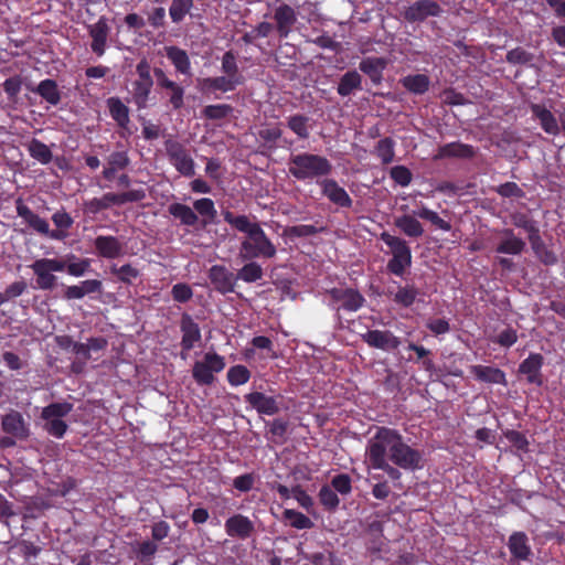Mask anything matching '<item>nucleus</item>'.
I'll list each match as a JSON object with an SVG mask.
<instances>
[{"mask_svg": "<svg viewBox=\"0 0 565 565\" xmlns=\"http://www.w3.org/2000/svg\"><path fill=\"white\" fill-rule=\"evenodd\" d=\"M225 359L215 353L207 352L201 361H195L192 367V376L198 385L210 386L215 381V373H220L225 367Z\"/></svg>", "mask_w": 565, "mask_h": 565, "instance_id": "nucleus-8", "label": "nucleus"}, {"mask_svg": "<svg viewBox=\"0 0 565 565\" xmlns=\"http://www.w3.org/2000/svg\"><path fill=\"white\" fill-rule=\"evenodd\" d=\"M531 244V247L536 255V257L545 265H555L557 263V257L554 254V252L550 250L544 241L542 239L541 235L539 234V241H529Z\"/></svg>", "mask_w": 565, "mask_h": 565, "instance_id": "nucleus-56", "label": "nucleus"}, {"mask_svg": "<svg viewBox=\"0 0 565 565\" xmlns=\"http://www.w3.org/2000/svg\"><path fill=\"white\" fill-rule=\"evenodd\" d=\"M399 436L401 433L397 429L376 426L374 435L367 440L365 447L367 467L390 460Z\"/></svg>", "mask_w": 565, "mask_h": 565, "instance_id": "nucleus-3", "label": "nucleus"}, {"mask_svg": "<svg viewBox=\"0 0 565 565\" xmlns=\"http://www.w3.org/2000/svg\"><path fill=\"white\" fill-rule=\"evenodd\" d=\"M310 118L302 114H295L287 118V127L298 136L300 139L309 138V122Z\"/></svg>", "mask_w": 565, "mask_h": 565, "instance_id": "nucleus-47", "label": "nucleus"}, {"mask_svg": "<svg viewBox=\"0 0 565 565\" xmlns=\"http://www.w3.org/2000/svg\"><path fill=\"white\" fill-rule=\"evenodd\" d=\"M470 373L475 376V379L479 382L487 384H501L503 386L508 385L505 372L499 367L487 366V365H471Z\"/></svg>", "mask_w": 565, "mask_h": 565, "instance_id": "nucleus-30", "label": "nucleus"}, {"mask_svg": "<svg viewBox=\"0 0 565 565\" xmlns=\"http://www.w3.org/2000/svg\"><path fill=\"white\" fill-rule=\"evenodd\" d=\"M227 381L232 386L246 384L250 380V371L242 364L233 365L227 371Z\"/></svg>", "mask_w": 565, "mask_h": 565, "instance_id": "nucleus-57", "label": "nucleus"}, {"mask_svg": "<svg viewBox=\"0 0 565 565\" xmlns=\"http://www.w3.org/2000/svg\"><path fill=\"white\" fill-rule=\"evenodd\" d=\"M443 9L436 1L418 0L405 8L403 17L409 23H419L429 17H439Z\"/></svg>", "mask_w": 565, "mask_h": 565, "instance_id": "nucleus-13", "label": "nucleus"}, {"mask_svg": "<svg viewBox=\"0 0 565 565\" xmlns=\"http://www.w3.org/2000/svg\"><path fill=\"white\" fill-rule=\"evenodd\" d=\"M153 75L156 77L158 88L168 90L169 105L173 110H180L184 106V87L170 79L166 72L160 67L153 68Z\"/></svg>", "mask_w": 565, "mask_h": 565, "instance_id": "nucleus-12", "label": "nucleus"}, {"mask_svg": "<svg viewBox=\"0 0 565 565\" xmlns=\"http://www.w3.org/2000/svg\"><path fill=\"white\" fill-rule=\"evenodd\" d=\"M146 199L143 189H132L120 193L107 192L100 198H93L84 202V211L96 215L102 211L110 209L113 205H122L126 203L140 202Z\"/></svg>", "mask_w": 565, "mask_h": 565, "instance_id": "nucleus-6", "label": "nucleus"}, {"mask_svg": "<svg viewBox=\"0 0 565 565\" xmlns=\"http://www.w3.org/2000/svg\"><path fill=\"white\" fill-rule=\"evenodd\" d=\"M386 66L387 61L384 57H365L359 64L360 71L367 75L374 85L382 83Z\"/></svg>", "mask_w": 565, "mask_h": 565, "instance_id": "nucleus-33", "label": "nucleus"}, {"mask_svg": "<svg viewBox=\"0 0 565 565\" xmlns=\"http://www.w3.org/2000/svg\"><path fill=\"white\" fill-rule=\"evenodd\" d=\"M512 223L519 228H523L527 233L529 241H539V226L536 222L526 214L518 213L512 216Z\"/></svg>", "mask_w": 565, "mask_h": 565, "instance_id": "nucleus-50", "label": "nucleus"}, {"mask_svg": "<svg viewBox=\"0 0 565 565\" xmlns=\"http://www.w3.org/2000/svg\"><path fill=\"white\" fill-rule=\"evenodd\" d=\"M288 430V422L282 418H276L269 423L268 433L275 441L284 443Z\"/></svg>", "mask_w": 565, "mask_h": 565, "instance_id": "nucleus-64", "label": "nucleus"}, {"mask_svg": "<svg viewBox=\"0 0 565 565\" xmlns=\"http://www.w3.org/2000/svg\"><path fill=\"white\" fill-rule=\"evenodd\" d=\"M110 274L114 275L118 281L131 285L137 278L140 277V270L131 264H125L122 266L111 265Z\"/></svg>", "mask_w": 565, "mask_h": 565, "instance_id": "nucleus-43", "label": "nucleus"}, {"mask_svg": "<svg viewBox=\"0 0 565 565\" xmlns=\"http://www.w3.org/2000/svg\"><path fill=\"white\" fill-rule=\"evenodd\" d=\"M168 211L170 215L178 218L182 225L195 226L199 222L198 214L186 204L172 203L169 205Z\"/></svg>", "mask_w": 565, "mask_h": 565, "instance_id": "nucleus-38", "label": "nucleus"}, {"mask_svg": "<svg viewBox=\"0 0 565 565\" xmlns=\"http://www.w3.org/2000/svg\"><path fill=\"white\" fill-rule=\"evenodd\" d=\"M318 186L321 190L323 196H326L331 203L339 207L350 209L353 204V200L334 179L326 177L322 180H318Z\"/></svg>", "mask_w": 565, "mask_h": 565, "instance_id": "nucleus-15", "label": "nucleus"}, {"mask_svg": "<svg viewBox=\"0 0 565 565\" xmlns=\"http://www.w3.org/2000/svg\"><path fill=\"white\" fill-rule=\"evenodd\" d=\"M34 93L39 94L44 100L51 105H57L61 102V93L57 83L54 79L46 78L41 81Z\"/></svg>", "mask_w": 565, "mask_h": 565, "instance_id": "nucleus-40", "label": "nucleus"}, {"mask_svg": "<svg viewBox=\"0 0 565 565\" xmlns=\"http://www.w3.org/2000/svg\"><path fill=\"white\" fill-rule=\"evenodd\" d=\"M324 294L328 298V307L334 311V316L340 323L343 313H354L362 309L366 302L360 290L348 286L333 287L327 289Z\"/></svg>", "mask_w": 565, "mask_h": 565, "instance_id": "nucleus-4", "label": "nucleus"}, {"mask_svg": "<svg viewBox=\"0 0 565 565\" xmlns=\"http://www.w3.org/2000/svg\"><path fill=\"white\" fill-rule=\"evenodd\" d=\"M153 84L143 82L132 83V100L138 109H145L148 107L149 96Z\"/></svg>", "mask_w": 565, "mask_h": 565, "instance_id": "nucleus-49", "label": "nucleus"}, {"mask_svg": "<svg viewBox=\"0 0 565 565\" xmlns=\"http://www.w3.org/2000/svg\"><path fill=\"white\" fill-rule=\"evenodd\" d=\"M207 277L210 279L211 285L213 286V289L216 292L221 295H226L235 291L237 277L225 266H211V268L207 271Z\"/></svg>", "mask_w": 565, "mask_h": 565, "instance_id": "nucleus-14", "label": "nucleus"}, {"mask_svg": "<svg viewBox=\"0 0 565 565\" xmlns=\"http://www.w3.org/2000/svg\"><path fill=\"white\" fill-rule=\"evenodd\" d=\"M318 499L320 504L328 512H334L340 505L338 493L328 484L320 488Z\"/></svg>", "mask_w": 565, "mask_h": 565, "instance_id": "nucleus-51", "label": "nucleus"}, {"mask_svg": "<svg viewBox=\"0 0 565 565\" xmlns=\"http://www.w3.org/2000/svg\"><path fill=\"white\" fill-rule=\"evenodd\" d=\"M534 55L521 46L510 50L505 55V61L513 65H526L531 63Z\"/></svg>", "mask_w": 565, "mask_h": 565, "instance_id": "nucleus-60", "label": "nucleus"}, {"mask_svg": "<svg viewBox=\"0 0 565 565\" xmlns=\"http://www.w3.org/2000/svg\"><path fill=\"white\" fill-rule=\"evenodd\" d=\"M2 429L8 435L18 439H26L30 436L29 425L18 411H11L2 418Z\"/></svg>", "mask_w": 565, "mask_h": 565, "instance_id": "nucleus-25", "label": "nucleus"}, {"mask_svg": "<svg viewBox=\"0 0 565 565\" xmlns=\"http://www.w3.org/2000/svg\"><path fill=\"white\" fill-rule=\"evenodd\" d=\"M52 222L56 226V230H51V232H60L63 235V241L68 236V230L73 226L74 220L73 217L65 212L64 210L56 211L52 215Z\"/></svg>", "mask_w": 565, "mask_h": 565, "instance_id": "nucleus-58", "label": "nucleus"}, {"mask_svg": "<svg viewBox=\"0 0 565 565\" xmlns=\"http://www.w3.org/2000/svg\"><path fill=\"white\" fill-rule=\"evenodd\" d=\"M124 243L117 236L98 235L94 239L97 256L106 259H116L124 255Z\"/></svg>", "mask_w": 565, "mask_h": 565, "instance_id": "nucleus-21", "label": "nucleus"}, {"mask_svg": "<svg viewBox=\"0 0 565 565\" xmlns=\"http://www.w3.org/2000/svg\"><path fill=\"white\" fill-rule=\"evenodd\" d=\"M282 515L284 519L289 521V524L297 530H308L313 527V522L299 511L286 509Z\"/></svg>", "mask_w": 565, "mask_h": 565, "instance_id": "nucleus-55", "label": "nucleus"}, {"mask_svg": "<svg viewBox=\"0 0 565 565\" xmlns=\"http://www.w3.org/2000/svg\"><path fill=\"white\" fill-rule=\"evenodd\" d=\"M394 225L406 236L412 238L420 237L424 234L422 223L416 218V215L404 214L395 217Z\"/></svg>", "mask_w": 565, "mask_h": 565, "instance_id": "nucleus-35", "label": "nucleus"}, {"mask_svg": "<svg viewBox=\"0 0 565 565\" xmlns=\"http://www.w3.org/2000/svg\"><path fill=\"white\" fill-rule=\"evenodd\" d=\"M194 0H172L169 7V15L173 23H181L191 13Z\"/></svg>", "mask_w": 565, "mask_h": 565, "instance_id": "nucleus-44", "label": "nucleus"}, {"mask_svg": "<svg viewBox=\"0 0 565 565\" xmlns=\"http://www.w3.org/2000/svg\"><path fill=\"white\" fill-rule=\"evenodd\" d=\"M362 76L355 71H348L344 73L337 87V92L340 96L347 97L355 89H361Z\"/></svg>", "mask_w": 565, "mask_h": 565, "instance_id": "nucleus-39", "label": "nucleus"}, {"mask_svg": "<svg viewBox=\"0 0 565 565\" xmlns=\"http://www.w3.org/2000/svg\"><path fill=\"white\" fill-rule=\"evenodd\" d=\"M225 532L230 537L239 540L249 539L255 532V525L253 521L241 513L230 516L224 524Z\"/></svg>", "mask_w": 565, "mask_h": 565, "instance_id": "nucleus-20", "label": "nucleus"}, {"mask_svg": "<svg viewBox=\"0 0 565 565\" xmlns=\"http://www.w3.org/2000/svg\"><path fill=\"white\" fill-rule=\"evenodd\" d=\"M392 180L401 186H408L412 182L413 174L405 166H395L390 171Z\"/></svg>", "mask_w": 565, "mask_h": 565, "instance_id": "nucleus-62", "label": "nucleus"}, {"mask_svg": "<svg viewBox=\"0 0 565 565\" xmlns=\"http://www.w3.org/2000/svg\"><path fill=\"white\" fill-rule=\"evenodd\" d=\"M88 34L92 38L90 49L94 54L102 57L107 49V40L110 26L106 17L102 15L94 24L87 25Z\"/></svg>", "mask_w": 565, "mask_h": 565, "instance_id": "nucleus-17", "label": "nucleus"}, {"mask_svg": "<svg viewBox=\"0 0 565 565\" xmlns=\"http://www.w3.org/2000/svg\"><path fill=\"white\" fill-rule=\"evenodd\" d=\"M476 156V148L460 141H452L440 146L433 157L435 161L443 159H471Z\"/></svg>", "mask_w": 565, "mask_h": 565, "instance_id": "nucleus-23", "label": "nucleus"}, {"mask_svg": "<svg viewBox=\"0 0 565 565\" xmlns=\"http://www.w3.org/2000/svg\"><path fill=\"white\" fill-rule=\"evenodd\" d=\"M399 83L414 95H424L430 87V78L426 74H409L401 78Z\"/></svg>", "mask_w": 565, "mask_h": 565, "instance_id": "nucleus-37", "label": "nucleus"}, {"mask_svg": "<svg viewBox=\"0 0 565 565\" xmlns=\"http://www.w3.org/2000/svg\"><path fill=\"white\" fill-rule=\"evenodd\" d=\"M15 210L17 214L39 234L51 239L63 241L62 233L51 232L49 222L35 214L28 205L22 202L21 199L17 201Z\"/></svg>", "mask_w": 565, "mask_h": 565, "instance_id": "nucleus-11", "label": "nucleus"}, {"mask_svg": "<svg viewBox=\"0 0 565 565\" xmlns=\"http://www.w3.org/2000/svg\"><path fill=\"white\" fill-rule=\"evenodd\" d=\"M415 215L419 218L430 222L434 226L445 232H449L451 230V224L448 221L441 218L437 212L428 209L427 206L423 205L418 211L415 212Z\"/></svg>", "mask_w": 565, "mask_h": 565, "instance_id": "nucleus-54", "label": "nucleus"}, {"mask_svg": "<svg viewBox=\"0 0 565 565\" xmlns=\"http://www.w3.org/2000/svg\"><path fill=\"white\" fill-rule=\"evenodd\" d=\"M107 107L109 110L110 117L116 121L117 126L122 130L120 132L121 137H126L131 135L129 129L130 117H129V108L122 103L119 97H109L107 99Z\"/></svg>", "mask_w": 565, "mask_h": 565, "instance_id": "nucleus-26", "label": "nucleus"}, {"mask_svg": "<svg viewBox=\"0 0 565 565\" xmlns=\"http://www.w3.org/2000/svg\"><path fill=\"white\" fill-rule=\"evenodd\" d=\"M171 295L174 301L185 303L193 297V290L185 282H178L172 286Z\"/></svg>", "mask_w": 565, "mask_h": 565, "instance_id": "nucleus-63", "label": "nucleus"}, {"mask_svg": "<svg viewBox=\"0 0 565 565\" xmlns=\"http://www.w3.org/2000/svg\"><path fill=\"white\" fill-rule=\"evenodd\" d=\"M333 170L331 161L320 154L301 152L291 154L288 160V172L298 181L322 180Z\"/></svg>", "mask_w": 565, "mask_h": 565, "instance_id": "nucleus-2", "label": "nucleus"}, {"mask_svg": "<svg viewBox=\"0 0 565 565\" xmlns=\"http://www.w3.org/2000/svg\"><path fill=\"white\" fill-rule=\"evenodd\" d=\"M407 349L411 351H414L416 353V358H408V361H412L414 363H420L422 367L426 372H433L435 370V363L429 358L431 355V351L426 349L423 345H418L416 343L409 342L407 345Z\"/></svg>", "mask_w": 565, "mask_h": 565, "instance_id": "nucleus-45", "label": "nucleus"}, {"mask_svg": "<svg viewBox=\"0 0 565 565\" xmlns=\"http://www.w3.org/2000/svg\"><path fill=\"white\" fill-rule=\"evenodd\" d=\"M30 268L32 269L36 285L42 290H52L57 282L54 273H61L65 269V260L58 258H39L34 260Z\"/></svg>", "mask_w": 565, "mask_h": 565, "instance_id": "nucleus-7", "label": "nucleus"}, {"mask_svg": "<svg viewBox=\"0 0 565 565\" xmlns=\"http://www.w3.org/2000/svg\"><path fill=\"white\" fill-rule=\"evenodd\" d=\"M223 217L226 223L246 234L239 246L241 260L269 259L276 256L277 248L259 223L250 222L246 215H234L231 211H225Z\"/></svg>", "mask_w": 565, "mask_h": 565, "instance_id": "nucleus-1", "label": "nucleus"}, {"mask_svg": "<svg viewBox=\"0 0 565 565\" xmlns=\"http://www.w3.org/2000/svg\"><path fill=\"white\" fill-rule=\"evenodd\" d=\"M247 263L237 271L235 275L237 280L241 279L244 282L252 284L263 278L264 271L262 266L252 260H246Z\"/></svg>", "mask_w": 565, "mask_h": 565, "instance_id": "nucleus-48", "label": "nucleus"}, {"mask_svg": "<svg viewBox=\"0 0 565 565\" xmlns=\"http://www.w3.org/2000/svg\"><path fill=\"white\" fill-rule=\"evenodd\" d=\"M274 20L279 38L286 39L289 36L292 26L297 22V13L294 8L282 3L275 9Z\"/></svg>", "mask_w": 565, "mask_h": 565, "instance_id": "nucleus-24", "label": "nucleus"}, {"mask_svg": "<svg viewBox=\"0 0 565 565\" xmlns=\"http://www.w3.org/2000/svg\"><path fill=\"white\" fill-rule=\"evenodd\" d=\"M233 111L228 104L207 105L202 109V116L209 120H221Z\"/></svg>", "mask_w": 565, "mask_h": 565, "instance_id": "nucleus-59", "label": "nucleus"}, {"mask_svg": "<svg viewBox=\"0 0 565 565\" xmlns=\"http://www.w3.org/2000/svg\"><path fill=\"white\" fill-rule=\"evenodd\" d=\"M391 250L392 258L387 262L386 268L388 273L403 277L412 265V250L407 242L398 236L383 232L380 235Z\"/></svg>", "mask_w": 565, "mask_h": 565, "instance_id": "nucleus-5", "label": "nucleus"}, {"mask_svg": "<svg viewBox=\"0 0 565 565\" xmlns=\"http://www.w3.org/2000/svg\"><path fill=\"white\" fill-rule=\"evenodd\" d=\"M419 294L418 288L415 285H397V289L394 290L388 287L385 291V296L392 299L394 303L403 308L412 307Z\"/></svg>", "mask_w": 565, "mask_h": 565, "instance_id": "nucleus-31", "label": "nucleus"}, {"mask_svg": "<svg viewBox=\"0 0 565 565\" xmlns=\"http://www.w3.org/2000/svg\"><path fill=\"white\" fill-rule=\"evenodd\" d=\"M201 85L202 90L206 93H227L235 90L238 86H241L235 81L225 75L206 77L202 81Z\"/></svg>", "mask_w": 565, "mask_h": 565, "instance_id": "nucleus-36", "label": "nucleus"}, {"mask_svg": "<svg viewBox=\"0 0 565 565\" xmlns=\"http://www.w3.org/2000/svg\"><path fill=\"white\" fill-rule=\"evenodd\" d=\"M26 150L31 158L41 164H49L53 159V153L47 145L36 138H32L26 143Z\"/></svg>", "mask_w": 565, "mask_h": 565, "instance_id": "nucleus-41", "label": "nucleus"}, {"mask_svg": "<svg viewBox=\"0 0 565 565\" xmlns=\"http://www.w3.org/2000/svg\"><path fill=\"white\" fill-rule=\"evenodd\" d=\"M193 207H194V212H196L199 215L203 216V220H202L203 226H206L207 224L212 223L217 215L215 204H214L213 200L210 198H202V199L195 200L193 203Z\"/></svg>", "mask_w": 565, "mask_h": 565, "instance_id": "nucleus-42", "label": "nucleus"}, {"mask_svg": "<svg viewBox=\"0 0 565 565\" xmlns=\"http://www.w3.org/2000/svg\"><path fill=\"white\" fill-rule=\"evenodd\" d=\"M390 461L407 471H415L424 467L423 452L407 445L402 435L390 456Z\"/></svg>", "mask_w": 565, "mask_h": 565, "instance_id": "nucleus-10", "label": "nucleus"}, {"mask_svg": "<svg viewBox=\"0 0 565 565\" xmlns=\"http://www.w3.org/2000/svg\"><path fill=\"white\" fill-rule=\"evenodd\" d=\"M330 487L337 492L342 495H348L352 491V479L347 473H339L335 475L331 479Z\"/></svg>", "mask_w": 565, "mask_h": 565, "instance_id": "nucleus-61", "label": "nucleus"}, {"mask_svg": "<svg viewBox=\"0 0 565 565\" xmlns=\"http://www.w3.org/2000/svg\"><path fill=\"white\" fill-rule=\"evenodd\" d=\"M498 233L502 236L501 241L495 247V252L499 254L507 255H521L525 247L526 243L521 237H518L512 228H502L498 231Z\"/></svg>", "mask_w": 565, "mask_h": 565, "instance_id": "nucleus-28", "label": "nucleus"}, {"mask_svg": "<svg viewBox=\"0 0 565 565\" xmlns=\"http://www.w3.org/2000/svg\"><path fill=\"white\" fill-rule=\"evenodd\" d=\"M164 148L170 163L180 174L186 178L195 174V162L184 145L174 139H167Z\"/></svg>", "mask_w": 565, "mask_h": 565, "instance_id": "nucleus-9", "label": "nucleus"}, {"mask_svg": "<svg viewBox=\"0 0 565 565\" xmlns=\"http://www.w3.org/2000/svg\"><path fill=\"white\" fill-rule=\"evenodd\" d=\"M73 409V404L68 402L52 403L42 409L41 417L44 420L53 418H63L67 416Z\"/></svg>", "mask_w": 565, "mask_h": 565, "instance_id": "nucleus-52", "label": "nucleus"}, {"mask_svg": "<svg viewBox=\"0 0 565 565\" xmlns=\"http://www.w3.org/2000/svg\"><path fill=\"white\" fill-rule=\"evenodd\" d=\"M68 263L65 262V271L74 277L84 276L90 268V259L89 258H77L74 254H68L66 256Z\"/></svg>", "mask_w": 565, "mask_h": 565, "instance_id": "nucleus-46", "label": "nucleus"}, {"mask_svg": "<svg viewBox=\"0 0 565 565\" xmlns=\"http://www.w3.org/2000/svg\"><path fill=\"white\" fill-rule=\"evenodd\" d=\"M281 399L282 397L279 396ZM245 402L259 415L274 416L280 412V402L277 396H269L262 392H250L244 395Z\"/></svg>", "mask_w": 565, "mask_h": 565, "instance_id": "nucleus-16", "label": "nucleus"}, {"mask_svg": "<svg viewBox=\"0 0 565 565\" xmlns=\"http://www.w3.org/2000/svg\"><path fill=\"white\" fill-rule=\"evenodd\" d=\"M395 141L391 137L381 139L375 146V154L383 164H390L395 157Z\"/></svg>", "mask_w": 565, "mask_h": 565, "instance_id": "nucleus-53", "label": "nucleus"}, {"mask_svg": "<svg viewBox=\"0 0 565 565\" xmlns=\"http://www.w3.org/2000/svg\"><path fill=\"white\" fill-rule=\"evenodd\" d=\"M221 71L223 75L232 78L239 85H244L246 82V77L239 71L236 53L233 50H228L222 55Z\"/></svg>", "mask_w": 565, "mask_h": 565, "instance_id": "nucleus-34", "label": "nucleus"}, {"mask_svg": "<svg viewBox=\"0 0 565 565\" xmlns=\"http://www.w3.org/2000/svg\"><path fill=\"white\" fill-rule=\"evenodd\" d=\"M180 330L182 332V352H189L201 341V329L189 313H183L180 320Z\"/></svg>", "mask_w": 565, "mask_h": 565, "instance_id": "nucleus-22", "label": "nucleus"}, {"mask_svg": "<svg viewBox=\"0 0 565 565\" xmlns=\"http://www.w3.org/2000/svg\"><path fill=\"white\" fill-rule=\"evenodd\" d=\"M507 545L513 559L523 562L530 561L532 556V548L529 543V536L525 532H513L509 536Z\"/></svg>", "mask_w": 565, "mask_h": 565, "instance_id": "nucleus-27", "label": "nucleus"}, {"mask_svg": "<svg viewBox=\"0 0 565 565\" xmlns=\"http://www.w3.org/2000/svg\"><path fill=\"white\" fill-rule=\"evenodd\" d=\"M530 109L534 119L539 120L544 132L551 136H557L561 132V126L554 114L542 104H531Z\"/></svg>", "mask_w": 565, "mask_h": 565, "instance_id": "nucleus-29", "label": "nucleus"}, {"mask_svg": "<svg viewBox=\"0 0 565 565\" xmlns=\"http://www.w3.org/2000/svg\"><path fill=\"white\" fill-rule=\"evenodd\" d=\"M166 56L174 66L175 72L182 75L190 76L191 73V61L185 50L170 45L164 47Z\"/></svg>", "mask_w": 565, "mask_h": 565, "instance_id": "nucleus-32", "label": "nucleus"}, {"mask_svg": "<svg viewBox=\"0 0 565 565\" xmlns=\"http://www.w3.org/2000/svg\"><path fill=\"white\" fill-rule=\"evenodd\" d=\"M362 338L369 347L383 351H393L401 345V339L390 330H369Z\"/></svg>", "mask_w": 565, "mask_h": 565, "instance_id": "nucleus-19", "label": "nucleus"}, {"mask_svg": "<svg viewBox=\"0 0 565 565\" xmlns=\"http://www.w3.org/2000/svg\"><path fill=\"white\" fill-rule=\"evenodd\" d=\"M544 364V358L540 353H530L524 359L518 369L519 374L526 376V382L536 386H542L544 383L542 366Z\"/></svg>", "mask_w": 565, "mask_h": 565, "instance_id": "nucleus-18", "label": "nucleus"}]
</instances>
